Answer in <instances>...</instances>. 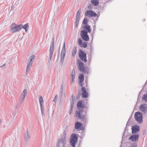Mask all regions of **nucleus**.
I'll return each instance as SVG.
<instances>
[{
  "label": "nucleus",
  "instance_id": "obj_1",
  "mask_svg": "<svg viewBox=\"0 0 147 147\" xmlns=\"http://www.w3.org/2000/svg\"><path fill=\"white\" fill-rule=\"evenodd\" d=\"M78 68L79 70L85 74H88L89 68L87 67H84V63L80 60H78Z\"/></svg>",
  "mask_w": 147,
  "mask_h": 147
},
{
  "label": "nucleus",
  "instance_id": "obj_2",
  "mask_svg": "<svg viewBox=\"0 0 147 147\" xmlns=\"http://www.w3.org/2000/svg\"><path fill=\"white\" fill-rule=\"evenodd\" d=\"M27 91L26 89H24L23 92L21 93L20 96V98L19 99V103L16 106V108L17 109L18 107H19L21 104L24 101L25 98L27 95Z\"/></svg>",
  "mask_w": 147,
  "mask_h": 147
},
{
  "label": "nucleus",
  "instance_id": "obj_3",
  "mask_svg": "<svg viewBox=\"0 0 147 147\" xmlns=\"http://www.w3.org/2000/svg\"><path fill=\"white\" fill-rule=\"evenodd\" d=\"M78 136L73 133L71 136L70 140V144L72 147H76V143L78 141Z\"/></svg>",
  "mask_w": 147,
  "mask_h": 147
},
{
  "label": "nucleus",
  "instance_id": "obj_4",
  "mask_svg": "<svg viewBox=\"0 0 147 147\" xmlns=\"http://www.w3.org/2000/svg\"><path fill=\"white\" fill-rule=\"evenodd\" d=\"M84 111L83 109H80L76 111V115L78 117L79 119H81L84 122H86L87 121V118L86 114L83 115Z\"/></svg>",
  "mask_w": 147,
  "mask_h": 147
},
{
  "label": "nucleus",
  "instance_id": "obj_5",
  "mask_svg": "<svg viewBox=\"0 0 147 147\" xmlns=\"http://www.w3.org/2000/svg\"><path fill=\"white\" fill-rule=\"evenodd\" d=\"M11 27V31L13 33L19 31L22 28V25L21 24L16 25L15 23H13L10 26Z\"/></svg>",
  "mask_w": 147,
  "mask_h": 147
},
{
  "label": "nucleus",
  "instance_id": "obj_6",
  "mask_svg": "<svg viewBox=\"0 0 147 147\" xmlns=\"http://www.w3.org/2000/svg\"><path fill=\"white\" fill-rule=\"evenodd\" d=\"M134 118L135 120L138 123H141L142 122V113L139 111L135 113L134 115Z\"/></svg>",
  "mask_w": 147,
  "mask_h": 147
},
{
  "label": "nucleus",
  "instance_id": "obj_7",
  "mask_svg": "<svg viewBox=\"0 0 147 147\" xmlns=\"http://www.w3.org/2000/svg\"><path fill=\"white\" fill-rule=\"evenodd\" d=\"M79 56L80 59L83 61L85 62H87L86 59V54L85 52L81 49L79 50Z\"/></svg>",
  "mask_w": 147,
  "mask_h": 147
},
{
  "label": "nucleus",
  "instance_id": "obj_8",
  "mask_svg": "<svg viewBox=\"0 0 147 147\" xmlns=\"http://www.w3.org/2000/svg\"><path fill=\"white\" fill-rule=\"evenodd\" d=\"M88 33V32L85 30H82L80 32V35L82 39L86 41H88L89 39Z\"/></svg>",
  "mask_w": 147,
  "mask_h": 147
},
{
  "label": "nucleus",
  "instance_id": "obj_9",
  "mask_svg": "<svg viewBox=\"0 0 147 147\" xmlns=\"http://www.w3.org/2000/svg\"><path fill=\"white\" fill-rule=\"evenodd\" d=\"M81 11V10L80 8L78 11L76 13L74 25L75 27H77L79 24V20L80 19V15Z\"/></svg>",
  "mask_w": 147,
  "mask_h": 147
},
{
  "label": "nucleus",
  "instance_id": "obj_10",
  "mask_svg": "<svg viewBox=\"0 0 147 147\" xmlns=\"http://www.w3.org/2000/svg\"><path fill=\"white\" fill-rule=\"evenodd\" d=\"M85 16L88 17H96L97 16V14L92 10H87L85 13Z\"/></svg>",
  "mask_w": 147,
  "mask_h": 147
},
{
  "label": "nucleus",
  "instance_id": "obj_11",
  "mask_svg": "<svg viewBox=\"0 0 147 147\" xmlns=\"http://www.w3.org/2000/svg\"><path fill=\"white\" fill-rule=\"evenodd\" d=\"M39 101L40 105V110L41 111L42 114V115H43L45 114V113L44 112V106L43 105L44 101L43 98L42 96H40L39 97Z\"/></svg>",
  "mask_w": 147,
  "mask_h": 147
},
{
  "label": "nucleus",
  "instance_id": "obj_12",
  "mask_svg": "<svg viewBox=\"0 0 147 147\" xmlns=\"http://www.w3.org/2000/svg\"><path fill=\"white\" fill-rule=\"evenodd\" d=\"M75 128L77 130H81L83 131L84 130L83 125L80 123L78 122H76L75 123Z\"/></svg>",
  "mask_w": 147,
  "mask_h": 147
},
{
  "label": "nucleus",
  "instance_id": "obj_13",
  "mask_svg": "<svg viewBox=\"0 0 147 147\" xmlns=\"http://www.w3.org/2000/svg\"><path fill=\"white\" fill-rule=\"evenodd\" d=\"M139 137V135L138 134L133 135L129 137V140L132 142H136L138 140Z\"/></svg>",
  "mask_w": 147,
  "mask_h": 147
},
{
  "label": "nucleus",
  "instance_id": "obj_14",
  "mask_svg": "<svg viewBox=\"0 0 147 147\" xmlns=\"http://www.w3.org/2000/svg\"><path fill=\"white\" fill-rule=\"evenodd\" d=\"M139 110L144 113H145L147 111V105L142 104L140 106Z\"/></svg>",
  "mask_w": 147,
  "mask_h": 147
},
{
  "label": "nucleus",
  "instance_id": "obj_15",
  "mask_svg": "<svg viewBox=\"0 0 147 147\" xmlns=\"http://www.w3.org/2000/svg\"><path fill=\"white\" fill-rule=\"evenodd\" d=\"M66 140L65 137H62L59 140L56 145H59L61 146H65Z\"/></svg>",
  "mask_w": 147,
  "mask_h": 147
},
{
  "label": "nucleus",
  "instance_id": "obj_16",
  "mask_svg": "<svg viewBox=\"0 0 147 147\" xmlns=\"http://www.w3.org/2000/svg\"><path fill=\"white\" fill-rule=\"evenodd\" d=\"M132 133L136 134L140 131V127L139 126L137 125H134L131 128Z\"/></svg>",
  "mask_w": 147,
  "mask_h": 147
},
{
  "label": "nucleus",
  "instance_id": "obj_17",
  "mask_svg": "<svg viewBox=\"0 0 147 147\" xmlns=\"http://www.w3.org/2000/svg\"><path fill=\"white\" fill-rule=\"evenodd\" d=\"M78 78L80 80V82H79V84L80 86L82 87L83 86V83L84 79V77L83 74H82L80 75L79 76Z\"/></svg>",
  "mask_w": 147,
  "mask_h": 147
},
{
  "label": "nucleus",
  "instance_id": "obj_18",
  "mask_svg": "<svg viewBox=\"0 0 147 147\" xmlns=\"http://www.w3.org/2000/svg\"><path fill=\"white\" fill-rule=\"evenodd\" d=\"M81 90L82 92V98H87L88 96V93L86 92L85 88L82 87L81 89Z\"/></svg>",
  "mask_w": 147,
  "mask_h": 147
},
{
  "label": "nucleus",
  "instance_id": "obj_19",
  "mask_svg": "<svg viewBox=\"0 0 147 147\" xmlns=\"http://www.w3.org/2000/svg\"><path fill=\"white\" fill-rule=\"evenodd\" d=\"M77 108L80 110V109H80V108H85V105L84 104H82L81 100H80L77 103Z\"/></svg>",
  "mask_w": 147,
  "mask_h": 147
},
{
  "label": "nucleus",
  "instance_id": "obj_20",
  "mask_svg": "<svg viewBox=\"0 0 147 147\" xmlns=\"http://www.w3.org/2000/svg\"><path fill=\"white\" fill-rule=\"evenodd\" d=\"M83 29L86 30L88 32H90L91 30L90 28V26L89 25L87 24L83 26Z\"/></svg>",
  "mask_w": 147,
  "mask_h": 147
},
{
  "label": "nucleus",
  "instance_id": "obj_21",
  "mask_svg": "<svg viewBox=\"0 0 147 147\" xmlns=\"http://www.w3.org/2000/svg\"><path fill=\"white\" fill-rule=\"evenodd\" d=\"M91 2L93 5L94 6H97L99 4L98 0H91Z\"/></svg>",
  "mask_w": 147,
  "mask_h": 147
},
{
  "label": "nucleus",
  "instance_id": "obj_22",
  "mask_svg": "<svg viewBox=\"0 0 147 147\" xmlns=\"http://www.w3.org/2000/svg\"><path fill=\"white\" fill-rule=\"evenodd\" d=\"M65 53H61V60L60 62L62 65L64 59V57L65 56Z\"/></svg>",
  "mask_w": 147,
  "mask_h": 147
},
{
  "label": "nucleus",
  "instance_id": "obj_23",
  "mask_svg": "<svg viewBox=\"0 0 147 147\" xmlns=\"http://www.w3.org/2000/svg\"><path fill=\"white\" fill-rule=\"evenodd\" d=\"M24 138L26 140H28L30 138V136L28 134V129H27L26 132L24 134Z\"/></svg>",
  "mask_w": 147,
  "mask_h": 147
},
{
  "label": "nucleus",
  "instance_id": "obj_24",
  "mask_svg": "<svg viewBox=\"0 0 147 147\" xmlns=\"http://www.w3.org/2000/svg\"><path fill=\"white\" fill-rule=\"evenodd\" d=\"M77 51V47L76 46L74 47L73 49L72 52V55L73 57L75 56Z\"/></svg>",
  "mask_w": 147,
  "mask_h": 147
},
{
  "label": "nucleus",
  "instance_id": "obj_25",
  "mask_svg": "<svg viewBox=\"0 0 147 147\" xmlns=\"http://www.w3.org/2000/svg\"><path fill=\"white\" fill-rule=\"evenodd\" d=\"M53 52L54 50L50 49L49 54V55L50 61L52 60V57L53 55Z\"/></svg>",
  "mask_w": 147,
  "mask_h": 147
},
{
  "label": "nucleus",
  "instance_id": "obj_26",
  "mask_svg": "<svg viewBox=\"0 0 147 147\" xmlns=\"http://www.w3.org/2000/svg\"><path fill=\"white\" fill-rule=\"evenodd\" d=\"M35 56L34 55H32L30 56L29 58V60H30L29 62H30L32 63L33 61L34 60L35 58Z\"/></svg>",
  "mask_w": 147,
  "mask_h": 147
},
{
  "label": "nucleus",
  "instance_id": "obj_27",
  "mask_svg": "<svg viewBox=\"0 0 147 147\" xmlns=\"http://www.w3.org/2000/svg\"><path fill=\"white\" fill-rule=\"evenodd\" d=\"M70 104H71V110H72L73 108L74 107V100H71L70 99Z\"/></svg>",
  "mask_w": 147,
  "mask_h": 147
},
{
  "label": "nucleus",
  "instance_id": "obj_28",
  "mask_svg": "<svg viewBox=\"0 0 147 147\" xmlns=\"http://www.w3.org/2000/svg\"><path fill=\"white\" fill-rule=\"evenodd\" d=\"M54 41H52L51 43L50 46V49L54 50Z\"/></svg>",
  "mask_w": 147,
  "mask_h": 147
},
{
  "label": "nucleus",
  "instance_id": "obj_29",
  "mask_svg": "<svg viewBox=\"0 0 147 147\" xmlns=\"http://www.w3.org/2000/svg\"><path fill=\"white\" fill-rule=\"evenodd\" d=\"M88 22V20L87 18L86 17H85L82 23L86 25H87V23Z\"/></svg>",
  "mask_w": 147,
  "mask_h": 147
},
{
  "label": "nucleus",
  "instance_id": "obj_30",
  "mask_svg": "<svg viewBox=\"0 0 147 147\" xmlns=\"http://www.w3.org/2000/svg\"><path fill=\"white\" fill-rule=\"evenodd\" d=\"M65 42L63 43V45L61 51V53H65Z\"/></svg>",
  "mask_w": 147,
  "mask_h": 147
},
{
  "label": "nucleus",
  "instance_id": "obj_31",
  "mask_svg": "<svg viewBox=\"0 0 147 147\" xmlns=\"http://www.w3.org/2000/svg\"><path fill=\"white\" fill-rule=\"evenodd\" d=\"M142 100H145L146 102H147V94H144L142 97Z\"/></svg>",
  "mask_w": 147,
  "mask_h": 147
},
{
  "label": "nucleus",
  "instance_id": "obj_32",
  "mask_svg": "<svg viewBox=\"0 0 147 147\" xmlns=\"http://www.w3.org/2000/svg\"><path fill=\"white\" fill-rule=\"evenodd\" d=\"M80 46L82 47L86 48L87 47V44L86 42H84L83 43H82V45Z\"/></svg>",
  "mask_w": 147,
  "mask_h": 147
},
{
  "label": "nucleus",
  "instance_id": "obj_33",
  "mask_svg": "<svg viewBox=\"0 0 147 147\" xmlns=\"http://www.w3.org/2000/svg\"><path fill=\"white\" fill-rule=\"evenodd\" d=\"M78 43L80 46L82 45V40L80 38H78Z\"/></svg>",
  "mask_w": 147,
  "mask_h": 147
},
{
  "label": "nucleus",
  "instance_id": "obj_34",
  "mask_svg": "<svg viewBox=\"0 0 147 147\" xmlns=\"http://www.w3.org/2000/svg\"><path fill=\"white\" fill-rule=\"evenodd\" d=\"M75 70L74 68H73L72 71L71 72V77H75Z\"/></svg>",
  "mask_w": 147,
  "mask_h": 147
},
{
  "label": "nucleus",
  "instance_id": "obj_35",
  "mask_svg": "<svg viewBox=\"0 0 147 147\" xmlns=\"http://www.w3.org/2000/svg\"><path fill=\"white\" fill-rule=\"evenodd\" d=\"M81 95V94L80 93V91L79 90L78 91V94H77V96H76V99H78L80 98V96Z\"/></svg>",
  "mask_w": 147,
  "mask_h": 147
},
{
  "label": "nucleus",
  "instance_id": "obj_36",
  "mask_svg": "<svg viewBox=\"0 0 147 147\" xmlns=\"http://www.w3.org/2000/svg\"><path fill=\"white\" fill-rule=\"evenodd\" d=\"M31 66H29L28 65H27V66L26 67V72L27 74L28 73V71H29V69H30Z\"/></svg>",
  "mask_w": 147,
  "mask_h": 147
},
{
  "label": "nucleus",
  "instance_id": "obj_37",
  "mask_svg": "<svg viewBox=\"0 0 147 147\" xmlns=\"http://www.w3.org/2000/svg\"><path fill=\"white\" fill-rule=\"evenodd\" d=\"M63 90H60V101L61 100L62 97L63 95Z\"/></svg>",
  "mask_w": 147,
  "mask_h": 147
},
{
  "label": "nucleus",
  "instance_id": "obj_38",
  "mask_svg": "<svg viewBox=\"0 0 147 147\" xmlns=\"http://www.w3.org/2000/svg\"><path fill=\"white\" fill-rule=\"evenodd\" d=\"M28 26V25L27 23L26 24H25L24 26H22V28L24 29H26V28H27V27Z\"/></svg>",
  "mask_w": 147,
  "mask_h": 147
},
{
  "label": "nucleus",
  "instance_id": "obj_39",
  "mask_svg": "<svg viewBox=\"0 0 147 147\" xmlns=\"http://www.w3.org/2000/svg\"><path fill=\"white\" fill-rule=\"evenodd\" d=\"M57 95H56L54 99V100H53V101L54 102H56L57 99Z\"/></svg>",
  "mask_w": 147,
  "mask_h": 147
},
{
  "label": "nucleus",
  "instance_id": "obj_40",
  "mask_svg": "<svg viewBox=\"0 0 147 147\" xmlns=\"http://www.w3.org/2000/svg\"><path fill=\"white\" fill-rule=\"evenodd\" d=\"M66 136V133L65 130L63 132V135L62 137H65V138Z\"/></svg>",
  "mask_w": 147,
  "mask_h": 147
},
{
  "label": "nucleus",
  "instance_id": "obj_41",
  "mask_svg": "<svg viewBox=\"0 0 147 147\" xmlns=\"http://www.w3.org/2000/svg\"><path fill=\"white\" fill-rule=\"evenodd\" d=\"M93 6L91 4H90L88 6V8L89 9H92V8Z\"/></svg>",
  "mask_w": 147,
  "mask_h": 147
},
{
  "label": "nucleus",
  "instance_id": "obj_42",
  "mask_svg": "<svg viewBox=\"0 0 147 147\" xmlns=\"http://www.w3.org/2000/svg\"><path fill=\"white\" fill-rule=\"evenodd\" d=\"M32 63H31V62H28L27 63V65H28L29 66H32Z\"/></svg>",
  "mask_w": 147,
  "mask_h": 147
},
{
  "label": "nucleus",
  "instance_id": "obj_43",
  "mask_svg": "<svg viewBox=\"0 0 147 147\" xmlns=\"http://www.w3.org/2000/svg\"><path fill=\"white\" fill-rule=\"evenodd\" d=\"M84 132H82L81 133V137H83L84 136Z\"/></svg>",
  "mask_w": 147,
  "mask_h": 147
},
{
  "label": "nucleus",
  "instance_id": "obj_44",
  "mask_svg": "<svg viewBox=\"0 0 147 147\" xmlns=\"http://www.w3.org/2000/svg\"><path fill=\"white\" fill-rule=\"evenodd\" d=\"M63 85L62 84L60 88V90H63Z\"/></svg>",
  "mask_w": 147,
  "mask_h": 147
},
{
  "label": "nucleus",
  "instance_id": "obj_45",
  "mask_svg": "<svg viewBox=\"0 0 147 147\" xmlns=\"http://www.w3.org/2000/svg\"><path fill=\"white\" fill-rule=\"evenodd\" d=\"M56 147H65V146H61L59 145H56Z\"/></svg>",
  "mask_w": 147,
  "mask_h": 147
},
{
  "label": "nucleus",
  "instance_id": "obj_46",
  "mask_svg": "<svg viewBox=\"0 0 147 147\" xmlns=\"http://www.w3.org/2000/svg\"><path fill=\"white\" fill-rule=\"evenodd\" d=\"M75 77H71V79L72 80V82H74V79Z\"/></svg>",
  "mask_w": 147,
  "mask_h": 147
},
{
  "label": "nucleus",
  "instance_id": "obj_47",
  "mask_svg": "<svg viewBox=\"0 0 147 147\" xmlns=\"http://www.w3.org/2000/svg\"><path fill=\"white\" fill-rule=\"evenodd\" d=\"M71 100H74V99H75V97L74 96L73 94L71 96Z\"/></svg>",
  "mask_w": 147,
  "mask_h": 147
},
{
  "label": "nucleus",
  "instance_id": "obj_48",
  "mask_svg": "<svg viewBox=\"0 0 147 147\" xmlns=\"http://www.w3.org/2000/svg\"><path fill=\"white\" fill-rule=\"evenodd\" d=\"M5 64H3V65H2L1 66V67H3L4 66H5Z\"/></svg>",
  "mask_w": 147,
  "mask_h": 147
},
{
  "label": "nucleus",
  "instance_id": "obj_49",
  "mask_svg": "<svg viewBox=\"0 0 147 147\" xmlns=\"http://www.w3.org/2000/svg\"><path fill=\"white\" fill-rule=\"evenodd\" d=\"M145 130L143 131L142 132L143 134L144 135L145 134Z\"/></svg>",
  "mask_w": 147,
  "mask_h": 147
},
{
  "label": "nucleus",
  "instance_id": "obj_50",
  "mask_svg": "<svg viewBox=\"0 0 147 147\" xmlns=\"http://www.w3.org/2000/svg\"><path fill=\"white\" fill-rule=\"evenodd\" d=\"M13 7H14V6H12V7H11V10H13Z\"/></svg>",
  "mask_w": 147,
  "mask_h": 147
},
{
  "label": "nucleus",
  "instance_id": "obj_51",
  "mask_svg": "<svg viewBox=\"0 0 147 147\" xmlns=\"http://www.w3.org/2000/svg\"><path fill=\"white\" fill-rule=\"evenodd\" d=\"M128 122H127V124H126V127H125V131L126 130V128L127 127V124Z\"/></svg>",
  "mask_w": 147,
  "mask_h": 147
},
{
  "label": "nucleus",
  "instance_id": "obj_52",
  "mask_svg": "<svg viewBox=\"0 0 147 147\" xmlns=\"http://www.w3.org/2000/svg\"><path fill=\"white\" fill-rule=\"evenodd\" d=\"M145 19H144L142 20V21L144 22H145Z\"/></svg>",
  "mask_w": 147,
  "mask_h": 147
},
{
  "label": "nucleus",
  "instance_id": "obj_53",
  "mask_svg": "<svg viewBox=\"0 0 147 147\" xmlns=\"http://www.w3.org/2000/svg\"><path fill=\"white\" fill-rule=\"evenodd\" d=\"M52 41H54V37H53V38H52Z\"/></svg>",
  "mask_w": 147,
  "mask_h": 147
},
{
  "label": "nucleus",
  "instance_id": "obj_54",
  "mask_svg": "<svg viewBox=\"0 0 147 147\" xmlns=\"http://www.w3.org/2000/svg\"><path fill=\"white\" fill-rule=\"evenodd\" d=\"M59 58V56L58 55V57H57V61H58V60Z\"/></svg>",
  "mask_w": 147,
  "mask_h": 147
},
{
  "label": "nucleus",
  "instance_id": "obj_55",
  "mask_svg": "<svg viewBox=\"0 0 147 147\" xmlns=\"http://www.w3.org/2000/svg\"><path fill=\"white\" fill-rule=\"evenodd\" d=\"M25 30L26 32L27 31V28H26V29H25Z\"/></svg>",
  "mask_w": 147,
  "mask_h": 147
},
{
  "label": "nucleus",
  "instance_id": "obj_56",
  "mask_svg": "<svg viewBox=\"0 0 147 147\" xmlns=\"http://www.w3.org/2000/svg\"><path fill=\"white\" fill-rule=\"evenodd\" d=\"M69 113H70V114H71V111H70V112H69Z\"/></svg>",
  "mask_w": 147,
  "mask_h": 147
},
{
  "label": "nucleus",
  "instance_id": "obj_57",
  "mask_svg": "<svg viewBox=\"0 0 147 147\" xmlns=\"http://www.w3.org/2000/svg\"><path fill=\"white\" fill-rule=\"evenodd\" d=\"M69 113H70V114H71V111H70V112H69Z\"/></svg>",
  "mask_w": 147,
  "mask_h": 147
},
{
  "label": "nucleus",
  "instance_id": "obj_58",
  "mask_svg": "<svg viewBox=\"0 0 147 147\" xmlns=\"http://www.w3.org/2000/svg\"><path fill=\"white\" fill-rule=\"evenodd\" d=\"M111 0H109V1H111Z\"/></svg>",
  "mask_w": 147,
  "mask_h": 147
},
{
  "label": "nucleus",
  "instance_id": "obj_59",
  "mask_svg": "<svg viewBox=\"0 0 147 147\" xmlns=\"http://www.w3.org/2000/svg\"><path fill=\"white\" fill-rule=\"evenodd\" d=\"M1 121V120H0V121Z\"/></svg>",
  "mask_w": 147,
  "mask_h": 147
}]
</instances>
